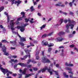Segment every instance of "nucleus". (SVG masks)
Returning <instances> with one entry per match:
<instances>
[{"label":"nucleus","instance_id":"f257e3e1","mask_svg":"<svg viewBox=\"0 0 78 78\" xmlns=\"http://www.w3.org/2000/svg\"><path fill=\"white\" fill-rule=\"evenodd\" d=\"M41 70L42 73H44V72H45L46 70H47L48 72L50 73V75H51L53 74V72H52V71H51V69H48L47 66H46L45 68L41 69Z\"/></svg>","mask_w":78,"mask_h":78},{"label":"nucleus","instance_id":"f03ea898","mask_svg":"<svg viewBox=\"0 0 78 78\" xmlns=\"http://www.w3.org/2000/svg\"><path fill=\"white\" fill-rule=\"evenodd\" d=\"M1 69L2 72L4 73V75H5L6 73H9L10 74H12V73L11 71H9V70L7 69H4L3 68H1Z\"/></svg>","mask_w":78,"mask_h":78},{"label":"nucleus","instance_id":"7ed1b4c3","mask_svg":"<svg viewBox=\"0 0 78 78\" xmlns=\"http://www.w3.org/2000/svg\"><path fill=\"white\" fill-rule=\"evenodd\" d=\"M66 69L67 70H69V73H70V74H71L72 75H69V76L70 78H76V77H73V72L71 71H72V69L70 68L67 67L66 68Z\"/></svg>","mask_w":78,"mask_h":78},{"label":"nucleus","instance_id":"20e7f679","mask_svg":"<svg viewBox=\"0 0 78 78\" xmlns=\"http://www.w3.org/2000/svg\"><path fill=\"white\" fill-rule=\"evenodd\" d=\"M42 61L43 63H47V62L50 63V61L46 57H43L42 58Z\"/></svg>","mask_w":78,"mask_h":78},{"label":"nucleus","instance_id":"39448f33","mask_svg":"<svg viewBox=\"0 0 78 78\" xmlns=\"http://www.w3.org/2000/svg\"><path fill=\"white\" fill-rule=\"evenodd\" d=\"M21 15H22V17H20V18H19L17 19V20L18 21H20V20H22L23 18H25L26 17V16H25V12H22L20 13Z\"/></svg>","mask_w":78,"mask_h":78},{"label":"nucleus","instance_id":"423d86ee","mask_svg":"<svg viewBox=\"0 0 78 78\" xmlns=\"http://www.w3.org/2000/svg\"><path fill=\"white\" fill-rule=\"evenodd\" d=\"M18 65H20V66H21V67H27V65L26 64H25L24 63H19L18 64H16L14 66V68L15 69H16L17 68V66Z\"/></svg>","mask_w":78,"mask_h":78},{"label":"nucleus","instance_id":"0eeeda50","mask_svg":"<svg viewBox=\"0 0 78 78\" xmlns=\"http://www.w3.org/2000/svg\"><path fill=\"white\" fill-rule=\"evenodd\" d=\"M14 20H11L10 21V27L12 31H13V30H14Z\"/></svg>","mask_w":78,"mask_h":78},{"label":"nucleus","instance_id":"6e6552de","mask_svg":"<svg viewBox=\"0 0 78 78\" xmlns=\"http://www.w3.org/2000/svg\"><path fill=\"white\" fill-rule=\"evenodd\" d=\"M53 32H52L51 33H50L48 35L47 34H44L43 35L41 36V38H45V37H46L47 36H51V35H52V34H53Z\"/></svg>","mask_w":78,"mask_h":78},{"label":"nucleus","instance_id":"1a4fd4ad","mask_svg":"<svg viewBox=\"0 0 78 78\" xmlns=\"http://www.w3.org/2000/svg\"><path fill=\"white\" fill-rule=\"evenodd\" d=\"M69 27H71V29H72L74 27V25L72 24H69H69H67L66 26V28L67 29H69Z\"/></svg>","mask_w":78,"mask_h":78},{"label":"nucleus","instance_id":"9d476101","mask_svg":"<svg viewBox=\"0 0 78 78\" xmlns=\"http://www.w3.org/2000/svg\"><path fill=\"white\" fill-rule=\"evenodd\" d=\"M21 3H22V2L20 1V0H17V1H15V4H17V6H19V4H20Z\"/></svg>","mask_w":78,"mask_h":78},{"label":"nucleus","instance_id":"9b49d317","mask_svg":"<svg viewBox=\"0 0 78 78\" xmlns=\"http://www.w3.org/2000/svg\"><path fill=\"white\" fill-rule=\"evenodd\" d=\"M65 65L66 66H68L69 67H73V64H68V63H67V62H66L65 64Z\"/></svg>","mask_w":78,"mask_h":78},{"label":"nucleus","instance_id":"f8f14e48","mask_svg":"<svg viewBox=\"0 0 78 78\" xmlns=\"http://www.w3.org/2000/svg\"><path fill=\"white\" fill-rule=\"evenodd\" d=\"M57 40L58 42H61L62 40H64V38H62L61 37H58L57 38Z\"/></svg>","mask_w":78,"mask_h":78},{"label":"nucleus","instance_id":"ddd939ff","mask_svg":"<svg viewBox=\"0 0 78 78\" xmlns=\"http://www.w3.org/2000/svg\"><path fill=\"white\" fill-rule=\"evenodd\" d=\"M25 27L21 26L20 29V31H21V32H23V31H25Z\"/></svg>","mask_w":78,"mask_h":78},{"label":"nucleus","instance_id":"4468645a","mask_svg":"<svg viewBox=\"0 0 78 78\" xmlns=\"http://www.w3.org/2000/svg\"><path fill=\"white\" fill-rule=\"evenodd\" d=\"M20 41H21V42H24V41H26V39L25 37H21L20 38Z\"/></svg>","mask_w":78,"mask_h":78},{"label":"nucleus","instance_id":"2eb2a0df","mask_svg":"<svg viewBox=\"0 0 78 78\" xmlns=\"http://www.w3.org/2000/svg\"><path fill=\"white\" fill-rule=\"evenodd\" d=\"M58 34L59 35V36L63 35V34H65V32H60Z\"/></svg>","mask_w":78,"mask_h":78},{"label":"nucleus","instance_id":"dca6fc26","mask_svg":"<svg viewBox=\"0 0 78 78\" xmlns=\"http://www.w3.org/2000/svg\"><path fill=\"white\" fill-rule=\"evenodd\" d=\"M51 72H55V74L56 75H57V76H59V74H58V73L57 71H55V70H53V69H52V70H51Z\"/></svg>","mask_w":78,"mask_h":78},{"label":"nucleus","instance_id":"f3484780","mask_svg":"<svg viewBox=\"0 0 78 78\" xmlns=\"http://www.w3.org/2000/svg\"><path fill=\"white\" fill-rule=\"evenodd\" d=\"M3 49H3V52L5 53V52H6V47H5V45H3Z\"/></svg>","mask_w":78,"mask_h":78},{"label":"nucleus","instance_id":"a211bd4d","mask_svg":"<svg viewBox=\"0 0 78 78\" xmlns=\"http://www.w3.org/2000/svg\"><path fill=\"white\" fill-rule=\"evenodd\" d=\"M75 2V0H73L72 2H70L69 3V5H70V7H72V3H73Z\"/></svg>","mask_w":78,"mask_h":78},{"label":"nucleus","instance_id":"6ab92c4d","mask_svg":"<svg viewBox=\"0 0 78 78\" xmlns=\"http://www.w3.org/2000/svg\"><path fill=\"white\" fill-rule=\"evenodd\" d=\"M49 44H48V47H51L54 46V44L53 43H50Z\"/></svg>","mask_w":78,"mask_h":78},{"label":"nucleus","instance_id":"aec40b11","mask_svg":"<svg viewBox=\"0 0 78 78\" xmlns=\"http://www.w3.org/2000/svg\"><path fill=\"white\" fill-rule=\"evenodd\" d=\"M63 76H64V77L66 78H69V75H66V73H63Z\"/></svg>","mask_w":78,"mask_h":78},{"label":"nucleus","instance_id":"412c9836","mask_svg":"<svg viewBox=\"0 0 78 78\" xmlns=\"http://www.w3.org/2000/svg\"><path fill=\"white\" fill-rule=\"evenodd\" d=\"M46 26V24H44L41 27V30H42L43 28H44Z\"/></svg>","mask_w":78,"mask_h":78},{"label":"nucleus","instance_id":"4be33fe9","mask_svg":"<svg viewBox=\"0 0 78 78\" xmlns=\"http://www.w3.org/2000/svg\"><path fill=\"white\" fill-rule=\"evenodd\" d=\"M46 26V24H44L41 27V30H42L43 28H44Z\"/></svg>","mask_w":78,"mask_h":78},{"label":"nucleus","instance_id":"5701e85b","mask_svg":"<svg viewBox=\"0 0 78 78\" xmlns=\"http://www.w3.org/2000/svg\"><path fill=\"white\" fill-rule=\"evenodd\" d=\"M58 4H56L55 5V6H61V5L62 4V3L61 2H58Z\"/></svg>","mask_w":78,"mask_h":78},{"label":"nucleus","instance_id":"b1692460","mask_svg":"<svg viewBox=\"0 0 78 78\" xmlns=\"http://www.w3.org/2000/svg\"><path fill=\"white\" fill-rule=\"evenodd\" d=\"M34 20V19H33V18H32L31 19V20H30V23H31V24L33 23H34V21H33Z\"/></svg>","mask_w":78,"mask_h":78},{"label":"nucleus","instance_id":"393cba45","mask_svg":"<svg viewBox=\"0 0 78 78\" xmlns=\"http://www.w3.org/2000/svg\"><path fill=\"white\" fill-rule=\"evenodd\" d=\"M68 21L69 22V23H75V22L74 21H72L71 22V20H68Z\"/></svg>","mask_w":78,"mask_h":78},{"label":"nucleus","instance_id":"a878e982","mask_svg":"<svg viewBox=\"0 0 78 78\" xmlns=\"http://www.w3.org/2000/svg\"><path fill=\"white\" fill-rule=\"evenodd\" d=\"M44 45H45V46H48V42H46L44 43Z\"/></svg>","mask_w":78,"mask_h":78},{"label":"nucleus","instance_id":"bb28decb","mask_svg":"<svg viewBox=\"0 0 78 78\" xmlns=\"http://www.w3.org/2000/svg\"><path fill=\"white\" fill-rule=\"evenodd\" d=\"M4 8H5V7H4V6H2V7H1L0 8V12H1V11H3V10Z\"/></svg>","mask_w":78,"mask_h":78},{"label":"nucleus","instance_id":"cd10ccee","mask_svg":"<svg viewBox=\"0 0 78 78\" xmlns=\"http://www.w3.org/2000/svg\"><path fill=\"white\" fill-rule=\"evenodd\" d=\"M31 75V74H27L25 76V78H28V77H29V76H30Z\"/></svg>","mask_w":78,"mask_h":78},{"label":"nucleus","instance_id":"c85d7f7f","mask_svg":"<svg viewBox=\"0 0 78 78\" xmlns=\"http://www.w3.org/2000/svg\"><path fill=\"white\" fill-rule=\"evenodd\" d=\"M3 46V45L2 44V43H0V48H2V50H3V48H4L3 47H2V46Z\"/></svg>","mask_w":78,"mask_h":78},{"label":"nucleus","instance_id":"c756f323","mask_svg":"<svg viewBox=\"0 0 78 78\" xmlns=\"http://www.w3.org/2000/svg\"><path fill=\"white\" fill-rule=\"evenodd\" d=\"M2 42L3 43H6V42H8V41H6V40H2Z\"/></svg>","mask_w":78,"mask_h":78},{"label":"nucleus","instance_id":"7c9ffc66","mask_svg":"<svg viewBox=\"0 0 78 78\" xmlns=\"http://www.w3.org/2000/svg\"><path fill=\"white\" fill-rule=\"evenodd\" d=\"M30 9H31V12H33V11H34V7H33V6H32L30 8Z\"/></svg>","mask_w":78,"mask_h":78},{"label":"nucleus","instance_id":"2f4dec72","mask_svg":"<svg viewBox=\"0 0 78 78\" xmlns=\"http://www.w3.org/2000/svg\"><path fill=\"white\" fill-rule=\"evenodd\" d=\"M24 20H25V22L27 23L28 22V21H29V19H27V18L25 19Z\"/></svg>","mask_w":78,"mask_h":78},{"label":"nucleus","instance_id":"473e14b6","mask_svg":"<svg viewBox=\"0 0 78 78\" xmlns=\"http://www.w3.org/2000/svg\"><path fill=\"white\" fill-rule=\"evenodd\" d=\"M39 51H37V52H36V53L35 55V56H39Z\"/></svg>","mask_w":78,"mask_h":78},{"label":"nucleus","instance_id":"72a5a7b5","mask_svg":"<svg viewBox=\"0 0 78 78\" xmlns=\"http://www.w3.org/2000/svg\"><path fill=\"white\" fill-rule=\"evenodd\" d=\"M52 50V48H48V52H51V51Z\"/></svg>","mask_w":78,"mask_h":78},{"label":"nucleus","instance_id":"f704fd0d","mask_svg":"<svg viewBox=\"0 0 78 78\" xmlns=\"http://www.w3.org/2000/svg\"><path fill=\"white\" fill-rule=\"evenodd\" d=\"M13 61L14 59H11V60L9 61V62L12 64H13V63H12V62H14Z\"/></svg>","mask_w":78,"mask_h":78},{"label":"nucleus","instance_id":"c9c22d12","mask_svg":"<svg viewBox=\"0 0 78 78\" xmlns=\"http://www.w3.org/2000/svg\"><path fill=\"white\" fill-rule=\"evenodd\" d=\"M26 65H27V66L25 67H28V68H31V67H32V65H29L28 66L27 64Z\"/></svg>","mask_w":78,"mask_h":78},{"label":"nucleus","instance_id":"e433bc0d","mask_svg":"<svg viewBox=\"0 0 78 78\" xmlns=\"http://www.w3.org/2000/svg\"><path fill=\"white\" fill-rule=\"evenodd\" d=\"M31 62H32V63L34 64H36V63H37V62L35 61L34 60L31 61Z\"/></svg>","mask_w":78,"mask_h":78},{"label":"nucleus","instance_id":"4c0bfd02","mask_svg":"<svg viewBox=\"0 0 78 78\" xmlns=\"http://www.w3.org/2000/svg\"><path fill=\"white\" fill-rule=\"evenodd\" d=\"M31 62V59H29L28 62L27 63V64H29L30 63V62Z\"/></svg>","mask_w":78,"mask_h":78},{"label":"nucleus","instance_id":"58836bf2","mask_svg":"<svg viewBox=\"0 0 78 78\" xmlns=\"http://www.w3.org/2000/svg\"><path fill=\"white\" fill-rule=\"evenodd\" d=\"M18 75L19 76L18 78H22V74H19Z\"/></svg>","mask_w":78,"mask_h":78},{"label":"nucleus","instance_id":"ea45409f","mask_svg":"<svg viewBox=\"0 0 78 78\" xmlns=\"http://www.w3.org/2000/svg\"><path fill=\"white\" fill-rule=\"evenodd\" d=\"M9 17L7 16V23H9Z\"/></svg>","mask_w":78,"mask_h":78},{"label":"nucleus","instance_id":"a19ab883","mask_svg":"<svg viewBox=\"0 0 78 78\" xmlns=\"http://www.w3.org/2000/svg\"><path fill=\"white\" fill-rule=\"evenodd\" d=\"M33 70H34V71H37L38 69L37 68H33Z\"/></svg>","mask_w":78,"mask_h":78},{"label":"nucleus","instance_id":"79ce46f5","mask_svg":"<svg viewBox=\"0 0 78 78\" xmlns=\"http://www.w3.org/2000/svg\"><path fill=\"white\" fill-rule=\"evenodd\" d=\"M12 58H14L15 59H16V58H17V56H15V55H12Z\"/></svg>","mask_w":78,"mask_h":78},{"label":"nucleus","instance_id":"37998d69","mask_svg":"<svg viewBox=\"0 0 78 78\" xmlns=\"http://www.w3.org/2000/svg\"><path fill=\"white\" fill-rule=\"evenodd\" d=\"M20 44L22 47H23L24 46V44L23 43L20 42Z\"/></svg>","mask_w":78,"mask_h":78},{"label":"nucleus","instance_id":"c03bdc74","mask_svg":"<svg viewBox=\"0 0 78 78\" xmlns=\"http://www.w3.org/2000/svg\"><path fill=\"white\" fill-rule=\"evenodd\" d=\"M4 55H6V56H9V54H8V53H6V52L4 53Z\"/></svg>","mask_w":78,"mask_h":78},{"label":"nucleus","instance_id":"a18cd8bd","mask_svg":"<svg viewBox=\"0 0 78 78\" xmlns=\"http://www.w3.org/2000/svg\"><path fill=\"white\" fill-rule=\"evenodd\" d=\"M36 56V59H37V60H39V55H38L37 56Z\"/></svg>","mask_w":78,"mask_h":78},{"label":"nucleus","instance_id":"49530a36","mask_svg":"<svg viewBox=\"0 0 78 78\" xmlns=\"http://www.w3.org/2000/svg\"><path fill=\"white\" fill-rule=\"evenodd\" d=\"M60 21L61 22V23L60 24V25H61V24L62 23V22H63V19H61L60 20Z\"/></svg>","mask_w":78,"mask_h":78},{"label":"nucleus","instance_id":"de8ad7c7","mask_svg":"<svg viewBox=\"0 0 78 78\" xmlns=\"http://www.w3.org/2000/svg\"><path fill=\"white\" fill-rule=\"evenodd\" d=\"M66 33H70L69 30V29H67L66 30Z\"/></svg>","mask_w":78,"mask_h":78},{"label":"nucleus","instance_id":"09e8293b","mask_svg":"<svg viewBox=\"0 0 78 78\" xmlns=\"http://www.w3.org/2000/svg\"><path fill=\"white\" fill-rule=\"evenodd\" d=\"M30 46H32V47H34V45L31 42H30Z\"/></svg>","mask_w":78,"mask_h":78},{"label":"nucleus","instance_id":"8fccbe9b","mask_svg":"<svg viewBox=\"0 0 78 78\" xmlns=\"http://www.w3.org/2000/svg\"><path fill=\"white\" fill-rule=\"evenodd\" d=\"M28 25H29V23H26V24H24V27H25Z\"/></svg>","mask_w":78,"mask_h":78},{"label":"nucleus","instance_id":"3c124183","mask_svg":"<svg viewBox=\"0 0 78 78\" xmlns=\"http://www.w3.org/2000/svg\"><path fill=\"white\" fill-rule=\"evenodd\" d=\"M42 52V53H41V55H42V56H44V51H41Z\"/></svg>","mask_w":78,"mask_h":78},{"label":"nucleus","instance_id":"603ef678","mask_svg":"<svg viewBox=\"0 0 78 78\" xmlns=\"http://www.w3.org/2000/svg\"><path fill=\"white\" fill-rule=\"evenodd\" d=\"M12 76H14V77L16 76H17V74H16V73H13L12 74Z\"/></svg>","mask_w":78,"mask_h":78},{"label":"nucleus","instance_id":"864d4df0","mask_svg":"<svg viewBox=\"0 0 78 78\" xmlns=\"http://www.w3.org/2000/svg\"><path fill=\"white\" fill-rule=\"evenodd\" d=\"M41 72H42V70H41V69L39 70L38 71V72L37 74V75H38V74H39V73H41Z\"/></svg>","mask_w":78,"mask_h":78},{"label":"nucleus","instance_id":"5fc2aeb1","mask_svg":"<svg viewBox=\"0 0 78 78\" xmlns=\"http://www.w3.org/2000/svg\"><path fill=\"white\" fill-rule=\"evenodd\" d=\"M15 0H11V1H12V5L14 3V1Z\"/></svg>","mask_w":78,"mask_h":78},{"label":"nucleus","instance_id":"6e6d98bb","mask_svg":"<svg viewBox=\"0 0 78 78\" xmlns=\"http://www.w3.org/2000/svg\"><path fill=\"white\" fill-rule=\"evenodd\" d=\"M70 47L71 48H73V47H74V45L73 44H71L70 45Z\"/></svg>","mask_w":78,"mask_h":78},{"label":"nucleus","instance_id":"4d7b16f0","mask_svg":"<svg viewBox=\"0 0 78 78\" xmlns=\"http://www.w3.org/2000/svg\"><path fill=\"white\" fill-rule=\"evenodd\" d=\"M28 55H26L24 57V59H26L27 58V57H28Z\"/></svg>","mask_w":78,"mask_h":78},{"label":"nucleus","instance_id":"13d9d810","mask_svg":"<svg viewBox=\"0 0 78 78\" xmlns=\"http://www.w3.org/2000/svg\"><path fill=\"white\" fill-rule=\"evenodd\" d=\"M24 51L26 52V53H27L28 52V50L27 49H24Z\"/></svg>","mask_w":78,"mask_h":78},{"label":"nucleus","instance_id":"bf43d9fd","mask_svg":"<svg viewBox=\"0 0 78 78\" xmlns=\"http://www.w3.org/2000/svg\"><path fill=\"white\" fill-rule=\"evenodd\" d=\"M69 14L70 15H72V16H73V13L72 12H70Z\"/></svg>","mask_w":78,"mask_h":78},{"label":"nucleus","instance_id":"052dcab7","mask_svg":"<svg viewBox=\"0 0 78 78\" xmlns=\"http://www.w3.org/2000/svg\"><path fill=\"white\" fill-rule=\"evenodd\" d=\"M21 28V27L19 26H17V29H20H20Z\"/></svg>","mask_w":78,"mask_h":78},{"label":"nucleus","instance_id":"680f3d73","mask_svg":"<svg viewBox=\"0 0 78 78\" xmlns=\"http://www.w3.org/2000/svg\"><path fill=\"white\" fill-rule=\"evenodd\" d=\"M11 50H15L16 49V48L12 47L11 48Z\"/></svg>","mask_w":78,"mask_h":78},{"label":"nucleus","instance_id":"e2e57ef3","mask_svg":"<svg viewBox=\"0 0 78 78\" xmlns=\"http://www.w3.org/2000/svg\"><path fill=\"white\" fill-rule=\"evenodd\" d=\"M67 22H68V21L66 20H64V22L65 23H67Z\"/></svg>","mask_w":78,"mask_h":78},{"label":"nucleus","instance_id":"0e129e2a","mask_svg":"<svg viewBox=\"0 0 78 78\" xmlns=\"http://www.w3.org/2000/svg\"><path fill=\"white\" fill-rule=\"evenodd\" d=\"M13 62H18V60H17V59L15 60H14Z\"/></svg>","mask_w":78,"mask_h":78},{"label":"nucleus","instance_id":"69168bd1","mask_svg":"<svg viewBox=\"0 0 78 78\" xmlns=\"http://www.w3.org/2000/svg\"><path fill=\"white\" fill-rule=\"evenodd\" d=\"M0 27L1 28L3 29V25H0Z\"/></svg>","mask_w":78,"mask_h":78},{"label":"nucleus","instance_id":"338daca9","mask_svg":"<svg viewBox=\"0 0 78 78\" xmlns=\"http://www.w3.org/2000/svg\"><path fill=\"white\" fill-rule=\"evenodd\" d=\"M37 15L39 16H41V14L40 13H37Z\"/></svg>","mask_w":78,"mask_h":78},{"label":"nucleus","instance_id":"774afa93","mask_svg":"<svg viewBox=\"0 0 78 78\" xmlns=\"http://www.w3.org/2000/svg\"><path fill=\"white\" fill-rule=\"evenodd\" d=\"M56 67H59V64H57L56 65Z\"/></svg>","mask_w":78,"mask_h":78}]
</instances>
